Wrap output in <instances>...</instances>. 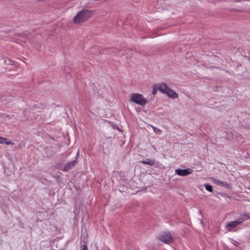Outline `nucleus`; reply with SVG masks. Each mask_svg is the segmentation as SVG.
Here are the masks:
<instances>
[{"mask_svg":"<svg viewBox=\"0 0 250 250\" xmlns=\"http://www.w3.org/2000/svg\"><path fill=\"white\" fill-rule=\"evenodd\" d=\"M92 15L91 10L83 9L80 11L73 18L75 24H80L86 21Z\"/></svg>","mask_w":250,"mask_h":250,"instance_id":"nucleus-1","label":"nucleus"},{"mask_svg":"<svg viewBox=\"0 0 250 250\" xmlns=\"http://www.w3.org/2000/svg\"><path fill=\"white\" fill-rule=\"evenodd\" d=\"M130 102H133L141 106H145L147 103V100L142 94L139 93H132L131 95Z\"/></svg>","mask_w":250,"mask_h":250,"instance_id":"nucleus-2","label":"nucleus"},{"mask_svg":"<svg viewBox=\"0 0 250 250\" xmlns=\"http://www.w3.org/2000/svg\"><path fill=\"white\" fill-rule=\"evenodd\" d=\"M243 221L242 219L230 221L227 223L225 225V229L228 231H230L232 229L235 228L239 224L242 223Z\"/></svg>","mask_w":250,"mask_h":250,"instance_id":"nucleus-3","label":"nucleus"},{"mask_svg":"<svg viewBox=\"0 0 250 250\" xmlns=\"http://www.w3.org/2000/svg\"><path fill=\"white\" fill-rule=\"evenodd\" d=\"M159 239L166 244H169L173 241V238L170 232H164L161 235Z\"/></svg>","mask_w":250,"mask_h":250,"instance_id":"nucleus-4","label":"nucleus"},{"mask_svg":"<svg viewBox=\"0 0 250 250\" xmlns=\"http://www.w3.org/2000/svg\"><path fill=\"white\" fill-rule=\"evenodd\" d=\"M192 170L189 168H186L184 169H177L175 170V173L178 175L181 176H186L191 173Z\"/></svg>","mask_w":250,"mask_h":250,"instance_id":"nucleus-5","label":"nucleus"},{"mask_svg":"<svg viewBox=\"0 0 250 250\" xmlns=\"http://www.w3.org/2000/svg\"><path fill=\"white\" fill-rule=\"evenodd\" d=\"M169 88L165 83H161L157 84V89L161 91L162 93L166 94Z\"/></svg>","mask_w":250,"mask_h":250,"instance_id":"nucleus-6","label":"nucleus"},{"mask_svg":"<svg viewBox=\"0 0 250 250\" xmlns=\"http://www.w3.org/2000/svg\"><path fill=\"white\" fill-rule=\"evenodd\" d=\"M77 163V161L76 160H73L71 162H69L66 164L62 168V170L64 171H67L70 169H71L72 167H73Z\"/></svg>","mask_w":250,"mask_h":250,"instance_id":"nucleus-7","label":"nucleus"},{"mask_svg":"<svg viewBox=\"0 0 250 250\" xmlns=\"http://www.w3.org/2000/svg\"><path fill=\"white\" fill-rule=\"evenodd\" d=\"M165 94H167L168 97L173 99L178 97V94L170 88L168 89V90H167Z\"/></svg>","mask_w":250,"mask_h":250,"instance_id":"nucleus-8","label":"nucleus"},{"mask_svg":"<svg viewBox=\"0 0 250 250\" xmlns=\"http://www.w3.org/2000/svg\"><path fill=\"white\" fill-rule=\"evenodd\" d=\"M140 163L144 165H148L150 166H152L154 165L155 161L150 159H146L145 160L140 161Z\"/></svg>","mask_w":250,"mask_h":250,"instance_id":"nucleus-9","label":"nucleus"},{"mask_svg":"<svg viewBox=\"0 0 250 250\" xmlns=\"http://www.w3.org/2000/svg\"><path fill=\"white\" fill-rule=\"evenodd\" d=\"M5 144L6 145L11 144V142L6 138L0 137V144Z\"/></svg>","mask_w":250,"mask_h":250,"instance_id":"nucleus-10","label":"nucleus"},{"mask_svg":"<svg viewBox=\"0 0 250 250\" xmlns=\"http://www.w3.org/2000/svg\"><path fill=\"white\" fill-rule=\"evenodd\" d=\"M204 187L207 191L210 192H212L213 189H212V186L211 185H208V184H205L204 185Z\"/></svg>","mask_w":250,"mask_h":250,"instance_id":"nucleus-11","label":"nucleus"},{"mask_svg":"<svg viewBox=\"0 0 250 250\" xmlns=\"http://www.w3.org/2000/svg\"><path fill=\"white\" fill-rule=\"evenodd\" d=\"M211 180L212 181V182L214 184H215L216 185H219L220 186V183H221V180L218 179H216V178H211Z\"/></svg>","mask_w":250,"mask_h":250,"instance_id":"nucleus-12","label":"nucleus"},{"mask_svg":"<svg viewBox=\"0 0 250 250\" xmlns=\"http://www.w3.org/2000/svg\"><path fill=\"white\" fill-rule=\"evenodd\" d=\"M220 186L226 188H229V184H228L227 182L221 181L220 183Z\"/></svg>","mask_w":250,"mask_h":250,"instance_id":"nucleus-13","label":"nucleus"},{"mask_svg":"<svg viewBox=\"0 0 250 250\" xmlns=\"http://www.w3.org/2000/svg\"><path fill=\"white\" fill-rule=\"evenodd\" d=\"M151 126L155 132H156L158 134L161 133V130L160 129H159V128H157L156 127H155L153 125H151Z\"/></svg>","mask_w":250,"mask_h":250,"instance_id":"nucleus-14","label":"nucleus"},{"mask_svg":"<svg viewBox=\"0 0 250 250\" xmlns=\"http://www.w3.org/2000/svg\"><path fill=\"white\" fill-rule=\"evenodd\" d=\"M157 90H158V89H157V84L155 85L154 86H153V90L152 92V94L155 95L156 93Z\"/></svg>","mask_w":250,"mask_h":250,"instance_id":"nucleus-15","label":"nucleus"},{"mask_svg":"<svg viewBox=\"0 0 250 250\" xmlns=\"http://www.w3.org/2000/svg\"><path fill=\"white\" fill-rule=\"evenodd\" d=\"M231 241H232V244H233L234 246H236V247L239 246V244H240L239 242H237V241H235V240H231Z\"/></svg>","mask_w":250,"mask_h":250,"instance_id":"nucleus-16","label":"nucleus"},{"mask_svg":"<svg viewBox=\"0 0 250 250\" xmlns=\"http://www.w3.org/2000/svg\"><path fill=\"white\" fill-rule=\"evenodd\" d=\"M81 250H88V248L86 245H83L81 246Z\"/></svg>","mask_w":250,"mask_h":250,"instance_id":"nucleus-17","label":"nucleus"},{"mask_svg":"<svg viewBox=\"0 0 250 250\" xmlns=\"http://www.w3.org/2000/svg\"><path fill=\"white\" fill-rule=\"evenodd\" d=\"M230 134H231V135L230 136L229 135V136L226 137L228 139H231L233 138V135L232 133L231 132H230Z\"/></svg>","mask_w":250,"mask_h":250,"instance_id":"nucleus-18","label":"nucleus"},{"mask_svg":"<svg viewBox=\"0 0 250 250\" xmlns=\"http://www.w3.org/2000/svg\"><path fill=\"white\" fill-rule=\"evenodd\" d=\"M243 216L246 218V219L249 218V217L248 215L247 214H243Z\"/></svg>","mask_w":250,"mask_h":250,"instance_id":"nucleus-19","label":"nucleus"},{"mask_svg":"<svg viewBox=\"0 0 250 250\" xmlns=\"http://www.w3.org/2000/svg\"><path fill=\"white\" fill-rule=\"evenodd\" d=\"M79 151H78V152H77V156L79 155Z\"/></svg>","mask_w":250,"mask_h":250,"instance_id":"nucleus-20","label":"nucleus"},{"mask_svg":"<svg viewBox=\"0 0 250 250\" xmlns=\"http://www.w3.org/2000/svg\"><path fill=\"white\" fill-rule=\"evenodd\" d=\"M1 240H0V244H1Z\"/></svg>","mask_w":250,"mask_h":250,"instance_id":"nucleus-21","label":"nucleus"}]
</instances>
